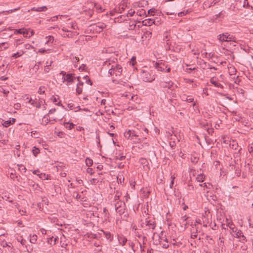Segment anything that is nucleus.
<instances>
[{
    "label": "nucleus",
    "instance_id": "f257e3e1",
    "mask_svg": "<svg viewBox=\"0 0 253 253\" xmlns=\"http://www.w3.org/2000/svg\"><path fill=\"white\" fill-rule=\"evenodd\" d=\"M153 241L154 245L161 246L163 249H166L169 247L168 239L163 231L161 232L160 234L153 233Z\"/></svg>",
    "mask_w": 253,
    "mask_h": 253
},
{
    "label": "nucleus",
    "instance_id": "f03ea898",
    "mask_svg": "<svg viewBox=\"0 0 253 253\" xmlns=\"http://www.w3.org/2000/svg\"><path fill=\"white\" fill-rule=\"evenodd\" d=\"M123 69L122 66L117 63H114L109 69L108 73L111 76L115 75L116 76H121L122 73Z\"/></svg>",
    "mask_w": 253,
    "mask_h": 253
},
{
    "label": "nucleus",
    "instance_id": "7ed1b4c3",
    "mask_svg": "<svg viewBox=\"0 0 253 253\" xmlns=\"http://www.w3.org/2000/svg\"><path fill=\"white\" fill-rule=\"evenodd\" d=\"M217 40L221 42H236L235 37L229 34L228 33H224L217 36Z\"/></svg>",
    "mask_w": 253,
    "mask_h": 253
},
{
    "label": "nucleus",
    "instance_id": "20e7f679",
    "mask_svg": "<svg viewBox=\"0 0 253 253\" xmlns=\"http://www.w3.org/2000/svg\"><path fill=\"white\" fill-rule=\"evenodd\" d=\"M141 227L146 230V229H151V233L156 227V223L154 219H151L149 217L146 218L144 222L141 224Z\"/></svg>",
    "mask_w": 253,
    "mask_h": 253
},
{
    "label": "nucleus",
    "instance_id": "39448f33",
    "mask_svg": "<svg viewBox=\"0 0 253 253\" xmlns=\"http://www.w3.org/2000/svg\"><path fill=\"white\" fill-rule=\"evenodd\" d=\"M140 135V133H139L138 130L135 129L132 130L129 129L128 131L124 133V136L127 139H129L130 137L131 138V139H132L133 137H135L137 140V138H139Z\"/></svg>",
    "mask_w": 253,
    "mask_h": 253
},
{
    "label": "nucleus",
    "instance_id": "423d86ee",
    "mask_svg": "<svg viewBox=\"0 0 253 253\" xmlns=\"http://www.w3.org/2000/svg\"><path fill=\"white\" fill-rule=\"evenodd\" d=\"M140 76L145 82H151L155 80L154 76H152L149 72L144 70L141 72Z\"/></svg>",
    "mask_w": 253,
    "mask_h": 253
},
{
    "label": "nucleus",
    "instance_id": "0eeeda50",
    "mask_svg": "<svg viewBox=\"0 0 253 253\" xmlns=\"http://www.w3.org/2000/svg\"><path fill=\"white\" fill-rule=\"evenodd\" d=\"M141 129L144 132H140L139 133H140V135L139 136L142 137V138H137V140L135 141L137 143H141L143 142L144 140L147 139V136L148 134L149 131L147 128L142 127Z\"/></svg>",
    "mask_w": 253,
    "mask_h": 253
},
{
    "label": "nucleus",
    "instance_id": "6e6552de",
    "mask_svg": "<svg viewBox=\"0 0 253 253\" xmlns=\"http://www.w3.org/2000/svg\"><path fill=\"white\" fill-rule=\"evenodd\" d=\"M125 204L123 202H117L115 204V209L116 212L122 215L125 212Z\"/></svg>",
    "mask_w": 253,
    "mask_h": 253
},
{
    "label": "nucleus",
    "instance_id": "1a4fd4ad",
    "mask_svg": "<svg viewBox=\"0 0 253 253\" xmlns=\"http://www.w3.org/2000/svg\"><path fill=\"white\" fill-rule=\"evenodd\" d=\"M91 26L95 32L100 33L104 28H105L106 25L103 23H99L98 24H94Z\"/></svg>",
    "mask_w": 253,
    "mask_h": 253
},
{
    "label": "nucleus",
    "instance_id": "9d476101",
    "mask_svg": "<svg viewBox=\"0 0 253 253\" xmlns=\"http://www.w3.org/2000/svg\"><path fill=\"white\" fill-rule=\"evenodd\" d=\"M160 86L163 88H168L171 90L174 89L173 88V83L169 81L168 82L161 81L159 84Z\"/></svg>",
    "mask_w": 253,
    "mask_h": 253
},
{
    "label": "nucleus",
    "instance_id": "9b49d317",
    "mask_svg": "<svg viewBox=\"0 0 253 253\" xmlns=\"http://www.w3.org/2000/svg\"><path fill=\"white\" fill-rule=\"evenodd\" d=\"M76 79L74 74H67L65 78H62L63 82L66 81L68 83L67 84L73 83L74 80Z\"/></svg>",
    "mask_w": 253,
    "mask_h": 253
},
{
    "label": "nucleus",
    "instance_id": "f8f14e48",
    "mask_svg": "<svg viewBox=\"0 0 253 253\" xmlns=\"http://www.w3.org/2000/svg\"><path fill=\"white\" fill-rule=\"evenodd\" d=\"M153 66L159 71H163L165 69L167 68V66L165 65L163 62L158 63V62H153Z\"/></svg>",
    "mask_w": 253,
    "mask_h": 253
},
{
    "label": "nucleus",
    "instance_id": "ddd939ff",
    "mask_svg": "<svg viewBox=\"0 0 253 253\" xmlns=\"http://www.w3.org/2000/svg\"><path fill=\"white\" fill-rule=\"evenodd\" d=\"M28 103H30L33 106L36 107L37 108L40 109L41 108V103L37 98L33 100L31 98H30Z\"/></svg>",
    "mask_w": 253,
    "mask_h": 253
},
{
    "label": "nucleus",
    "instance_id": "4468645a",
    "mask_svg": "<svg viewBox=\"0 0 253 253\" xmlns=\"http://www.w3.org/2000/svg\"><path fill=\"white\" fill-rule=\"evenodd\" d=\"M153 24H156V21L155 19L152 18L146 19L142 21L143 25L150 26Z\"/></svg>",
    "mask_w": 253,
    "mask_h": 253
},
{
    "label": "nucleus",
    "instance_id": "2eb2a0df",
    "mask_svg": "<svg viewBox=\"0 0 253 253\" xmlns=\"http://www.w3.org/2000/svg\"><path fill=\"white\" fill-rule=\"evenodd\" d=\"M34 34L33 30H31L30 29H27L23 28V35L25 38H30Z\"/></svg>",
    "mask_w": 253,
    "mask_h": 253
},
{
    "label": "nucleus",
    "instance_id": "dca6fc26",
    "mask_svg": "<svg viewBox=\"0 0 253 253\" xmlns=\"http://www.w3.org/2000/svg\"><path fill=\"white\" fill-rule=\"evenodd\" d=\"M210 82L211 84H213L215 86L217 87H220L221 88H223V86L222 84H220L215 78H212L210 80Z\"/></svg>",
    "mask_w": 253,
    "mask_h": 253
},
{
    "label": "nucleus",
    "instance_id": "f3484780",
    "mask_svg": "<svg viewBox=\"0 0 253 253\" xmlns=\"http://www.w3.org/2000/svg\"><path fill=\"white\" fill-rule=\"evenodd\" d=\"M84 85V83L82 82H80L77 84V88H76V92L78 94H80L83 92V86Z\"/></svg>",
    "mask_w": 253,
    "mask_h": 253
},
{
    "label": "nucleus",
    "instance_id": "a211bd4d",
    "mask_svg": "<svg viewBox=\"0 0 253 253\" xmlns=\"http://www.w3.org/2000/svg\"><path fill=\"white\" fill-rule=\"evenodd\" d=\"M118 238L119 243L122 246L125 245L127 241V239L123 235H118Z\"/></svg>",
    "mask_w": 253,
    "mask_h": 253
},
{
    "label": "nucleus",
    "instance_id": "6ab92c4d",
    "mask_svg": "<svg viewBox=\"0 0 253 253\" xmlns=\"http://www.w3.org/2000/svg\"><path fill=\"white\" fill-rule=\"evenodd\" d=\"M15 121H16L15 119L12 118L11 120H8V121H4L3 123H2V125L4 127H8L10 125L14 124Z\"/></svg>",
    "mask_w": 253,
    "mask_h": 253
},
{
    "label": "nucleus",
    "instance_id": "aec40b11",
    "mask_svg": "<svg viewBox=\"0 0 253 253\" xmlns=\"http://www.w3.org/2000/svg\"><path fill=\"white\" fill-rule=\"evenodd\" d=\"M211 216V215L210 214V211L209 210L206 211L204 212V213L202 214V221H205V219L209 220V217Z\"/></svg>",
    "mask_w": 253,
    "mask_h": 253
},
{
    "label": "nucleus",
    "instance_id": "412c9836",
    "mask_svg": "<svg viewBox=\"0 0 253 253\" xmlns=\"http://www.w3.org/2000/svg\"><path fill=\"white\" fill-rule=\"evenodd\" d=\"M101 231L103 233L104 235L105 236V237L107 240H109L111 242L113 241V235L112 234H111L109 232H105L103 230H101Z\"/></svg>",
    "mask_w": 253,
    "mask_h": 253
},
{
    "label": "nucleus",
    "instance_id": "4be33fe9",
    "mask_svg": "<svg viewBox=\"0 0 253 253\" xmlns=\"http://www.w3.org/2000/svg\"><path fill=\"white\" fill-rule=\"evenodd\" d=\"M47 9V7L45 6H39L37 7H33L32 10L37 12L45 11Z\"/></svg>",
    "mask_w": 253,
    "mask_h": 253
},
{
    "label": "nucleus",
    "instance_id": "5701e85b",
    "mask_svg": "<svg viewBox=\"0 0 253 253\" xmlns=\"http://www.w3.org/2000/svg\"><path fill=\"white\" fill-rule=\"evenodd\" d=\"M139 162L143 166L144 168H145V167H148V166L149 163L147 160L145 158H141L139 159Z\"/></svg>",
    "mask_w": 253,
    "mask_h": 253
},
{
    "label": "nucleus",
    "instance_id": "b1692460",
    "mask_svg": "<svg viewBox=\"0 0 253 253\" xmlns=\"http://www.w3.org/2000/svg\"><path fill=\"white\" fill-rule=\"evenodd\" d=\"M206 178L205 175L204 174H198L196 177V180L198 182H203Z\"/></svg>",
    "mask_w": 253,
    "mask_h": 253
},
{
    "label": "nucleus",
    "instance_id": "393cba45",
    "mask_svg": "<svg viewBox=\"0 0 253 253\" xmlns=\"http://www.w3.org/2000/svg\"><path fill=\"white\" fill-rule=\"evenodd\" d=\"M204 127L207 130V132L209 134H212L213 131L214 129L212 128H209L208 127V125L204 124L203 125Z\"/></svg>",
    "mask_w": 253,
    "mask_h": 253
},
{
    "label": "nucleus",
    "instance_id": "a878e982",
    "mask_svg": "<svg viewBox=\"0 0 253 253\" xmlns=\"http://www.w3.org/2000/svg\"><path fill=\"white\" fill-rule=\"evenodd\" d=\"M195 226H196L195 225ZM198 228L197 227H196V231H193L191 233V238L192 239H194L195 238H196L197 237V233L198 232Z\"/></svg>",
    "mask_w": 253,
    "mask_h": 253
},
{
    "label": "nucleus",
    "instance_id": "bb28decb",
    "mask_svg": "<svg viewBox=\"0 0 253 253\" xmlns=\"http://www.w3.org/2000/svg\"><path fill=\"white\" fill-rule=\"evenodd\" d=\"M199 161V157H197L194 155H191V162L194 164H196L198 163Z\"/></svg>",
    "mask_w": 253,
    "mask_h": 253
},
{
    "label": "nucleus",
    "instance_id": "cd10ccee",
    "mask_svg": "<svg viewBox=\"0 0 253 253\" xmlns=\"http://www.w3.org/2000/svg\"><path fill=\"white\" fill-rule=\"evenodd\" d=\"M41 64V62H39L37 64H36L35 66L32 68V70L34 71L35 73L38 72V71L40 69V65Z\"/></svg>",
    "mask_w": 253,
    "mask_h": 253
},
{
    "label": "nucleus",
    "instance_id": "c85d7f7f",
    "mask_svg": "<svg viewBox=\"0 0 253 253\" xmlns=\"http://www.w3.org/2000/svg\"><path fill=\"white\" fill-rule=\"evenodd\" d=\"M30 237L31 238L30 239V242L32 244H35L37 240V236L36 235H33L32 236H30Z\"/></svg>",
    "mask_w": 253,
    "mask_h": 253
},
{
    "label": "nucleus",
    "instance_id": "c756f323",
    "mask_svg": "<svg viewBox=\"0 0 253 253\" xmlns=\"http://www.w3.org/2000/svg\"><path fill=\"white\" fill-rule=\"evenodd\" d=\"M163 175L161 176H158L157 178L156 179L157 183L158 184H163Z\"/></svg>",
    "mask_w": 253,
    "mask_h": 253
},
{
    "label": "nucleus",
    "instance_id": "7c9ffc66",
    "mask_svg": "<svg viewBox=\"0 0 253 253\" xmlns=\"http://www.w3.org/2000/svg\"><path fill=\"white\" fill-rule=\"evenodd\" d=\"M85 163L86 166L89 167L93 164V161L89 158H86L85 160Z\"/></svg>",
    "mask_w": 253,
    "mask_h": 253
},
{
    "label": "nucleus",
    "instance_id": "2f4dec72",
    "mask_svg": "<svg viewBox=\"0 0 253 253\" xmlns=\"http://www.w3.org/2000/svg\"><path fill=\"white\" fill-rule=\"evenodd\" d=\"M103 212L104 213V219L107 220L109 218V213L106 208L103 209Z\"/></svg>",
    "mask_w": 253,
    "mask_h": 253
},
{
    "label": "nucleus",
    "instance_id": "473e14b6",
    "mask_svg": "<svg viewBox=\"0 0 253 253\" xmlns=\"http://www.w3.org/2000/svg\"><path fill=\"white\" fill-rule=\"evenodd\" d=\"M23 43L22 40L21 39H17L15 40L14 42V45L15 46L17 47L19 45L22 44Z\"/></svg>",
    "mask_w": 253,
    "mask_h": 253
},
{
    "label": "nucleus",
    "instance_id": "72a5a7b5",
    "mask_svg": "<svg viewBox=\"0 0 253 253\" xmlns=\"http://www.w3.org/2000/svg\"><path fill=\"white\" fill-rule=\"evenodd\" d=\"M189 12L190 11L188 10H184V11H181L180 12H178L177 15L179 17H182V16H184V15L189 13Z\"/></svg>",
    "mask_w": 253,
    "mask_h": 253
},
{
    "label": "nucleus",
    "instance_id": "f704fd0d",
    "mask_svg": "<svg viewBox=\"0 0 253 253\" xmlns=\"http://www.w3.org/2000/svg\"><path fill=\"white\" fill-rule=\"evenodd\" d=\"M200 186H202V187H204V188H208V189H210L211 188V187H212V185L210 183H203V184H200Z\"/></svg>",
    "mask_w": 253,
    "mask_h": 253
},
{
    "label": "nucleus",
    "instance_id": "c9c22d12",
    "mask_svg": "<svg viewBox=\"0 0 253 253\" xmlns=\"http://www.w3.org/2000/svg\"><path fill=\"white\" fill-rule=\"evenodd\" d=\"M125 158H126V156H125L121 155L120 154H119L118 155H116L115 157V159L116 160H120V161L124 160L125 159Z\"/></svg>",
    "mask_w": 253,
    "mask_h": 253
},
{
    "label": "nucleus",
    "instance_id": "e433bc0d",
    "mask_svg": "<svg viewBox=\"0 0 253 253\" xmlns=\"http://www.w3.org/2000/svg\"><path fill=\"white\" fill-rule=\"evenodd\" d=\"M64 125H65V126L66 128H68L69 129H71L74 126V125L73 123H66L64 124Z\"/></svg>",
    "mask_w": 253,
    "mask_h": 253
},
{
    "label": "nucleus",
    "instance_id": "4c0bfd02",
    "mask_svg": "<svg viewBox=\"0 0 253 253\" xmlns=\"http://www.w3.org/2000/svg\"><path fill=\"white\" fill-rule=\"evenodd\" d=\"M235 233V237L237 238H241V237L243 235L242 231L241 230L237 229V231Z\"/></svg>",
    "mask_w": 253,
    "mask_h": 253
},
{
    "label": "nucleus",
    "instance_id": "58836bf2",
    "mask_svg": "<svg viewBox=\"0 0 253 253\" xmlns=\"http://www.w3.org/2000/svg\"><path fill=\"white\" fill-rule=\"evenodd\" d=\"M229 71L231 75H233L235 74L237 71L234 67H230L229 68Z\"/></svg>",
    "mask_w": 253,
    "mask_h": 253
},
{
    "label": "nucleus",
    "instance_id": "ea45409f",
    "mask_svg": "<svg viewBox=\"0 0 253 253\" xmlns=\"http://www.w3.org/2000/svg\"><path fill=\"white\" fill-rule=\"evenodd\" d=\"M33 148H34L33 149V155L35 156H36L40 153V150L39 148H37L36 147H34Z\"/></svg>",
    "mask_w": 253,
    "mask_h": 253
},
{
    "label": "nucleus",
    "instance_id": "a19ab883",
    "mask_svg": "<svg viewBox=\"0 0 253 253\" xmlns=\"http://www.w3.org/2000/svg\"><path fill=\"white\" fill-rule=\"evenodd\" d=\"M73 62L74 63V66L77 67V63L79 61V58L78 57H73L72 59Z\"/></svg>",
    "mask_w": 253,
    "mask_h": 253
},
{
    "label": "nucleus",
    "instance_id": "79ce46f5",
    "mask_svg": "<svg viewBox=\"0 0 253 253\" xmlns=\"http://www.w3.org/2000/svg\"><path fill=\"white\" fill-rule=\"evenodd\" d=\"M23 28L16 29L14 30V34H23Z\"/></svg>",
    "mask_w": 253,
    "mask_h": 253
},
{
    "label": "nucleus",
    "instance_id": "37998d69",
    "mask_svg": "<svg viewBox=\"0 0 253 253\" xmlns=\"http://www.w3.org/2000/svg\"><path fill=\"white\" fill-rule=\"evenodd\" d=\"M44 88H45L44 86H40L39 88V90L38 92V93L40 94L44 93V92H45Z\"/></svg>",
    "mask_w": 253,
    "mask_h": 253
},
{
    "label": "nucleus",
    "instance_id": "c03bdc74",
    "mask_svg": "<svg viewBox=\"0 0 253 253\" xmlns=\"http://www.w3.org/2000/svg\"><path fill=\"white\" fill-rule=\"evenodd\" d=\"M66 16H63V15H58V16H53L52 17H51L50 20H49V21L51 20V21H56L57 19H58V17H60V18H61V17H66Z\"/></svg>",
    "mask_w": 253,
    "mask_h": 253
},
{
    "label": "nucleus",
    "instance_id": "a18cd8bd",
    "mask_svg": "<svg viewBox=\"0 0 253 253\" xmlns=\"http://www.w3.org/2000/svg\"><path fill=\"white\" fill-rule=\"evenodd\" d=\"M134 13H135L134 10L132 9H130V10H128V13L126 15V16L127 17L132 16L133 15V14H134Z\"/></svg>",
    "mask_w": 253,
    "mask_h": 253
},
{
    "label": "nucleus",
    "instance_id": "49530a36",
    "mask_svg": "<svg viewBox=\"0 0 253 253\" xmlns=\"http://www.w3.org/2000/svg\"><path fill=\"white\" fill-rule=\"evenodd\" d=\"M184 100L189 102H194V98L190 96H187Z\"/></svg>",
    "mask_w": 253,
    "mask_h": 253
},
{
    "label": "nucleus",
    "instance_id": "de8ad7c7",
    "mask_svg": "<svg viewBox=\"0 0 253 253\" xmlns=\"http://www.w3.org/2000/svg\"><path fill=\"white\" fill-rule=\"evenodd\" d=\"M137 14L141 16L145 14V10L143 9H141L137 12Z\"/></svg>",
    "mask_w": 253,
    "mask_h": 253
},
{
    "label": "nucleus",
    "instance_id": "09e8293b",
    "mask_svg": "<svg viewBox=\"0 0 253 253\" xmlns=\"http://www.w3.org/2000/svg\"><path fill=\"white\" fill-rule=\"evenodd\" d=\"M38 133L36 130L31 131V136L32 137H34L35 138H38L39 136H38Z\"/></svg>",
    "mask_w": 253,
    "mask_h": 253
},
{
    "label": "nucleus",
    "instance_id": "8fccbe9b",
    "mask_svg": "<svg viewBox=\"0 0 253 253\" xmlns=\"http://www.w3.org/2000/svg\"><path fill=\"white\" fill-rule=\"evenodd\" d=\"M232 143H233V144H230V147H231L232 149H233L235 150L236 149L237 147H238V144L234 141L232 142Z\"/></svg>",
    "mask_w": 253,
    "mask_h": 253
},
{
    "label": "nucleus",
    "instance_id": "3c124183",
    "mask_svg": "<svg viewBox=\"0 0 253 253\" xmlns=\"http://www.w3.org/2000/svg\"><path fill=\"white\" fill-rule=\"evenodd\" d=\"M23 52L22 53H20L19 52H17L16 53H14L12 55V57L14 58H17L18 57H20L23 54Z\"/></svg>",
    "mask_w": 253,
    "mask_h": 253
},
{
    "label": "nucleus",
    "instance_id": "603ef678",
    "mask_svg": "<svg viewBox=\"0 0 253 253\" xmlns=\"http://www.w3.org/2000/svg\"><path fill=\"white\" fill-rule=\"evenodd\" d=\"M73 197L77 199H79L81 198V195L77 192H73Z\"/></svg>",
    "mask_w": 253,
    "mask_h": 253
},
{
    "label": "nucleus",
    "instance_id": "864d4df0",
    "mask_svg": "<svg viewBox=\"0 0 253 253\" xmlns=\"http://www.w3.org/2000/svg\"><path fill=\"white\" fill-rule=\"evenodd\" d=\"M18 166L19 167V169H21L24 172L26 171V168L23 165H18Z\"/></svg>",
    "mask_w": 253,
    "mask_h": 253
},
{
    "label": "nucleus",
    "instance_id": "5fc2aeb1",
    "mask_svg": "<svg viewBox=\"0 0 253 253\" xmlns=\"http://www.w3.org/2000/svg\"><path fill=\"white\" fill-rule=\"evenodd\" d=\"M243 7L248 8L250 6L249 4L248 0H244V3L243 4Z\"/></svg>",
    "mask_w": 253,
    "mask_h": 253
},
{
    "label": "nucleus",
    "instance_id": "6e6d98bb",
    "mask_svg": "<svg viewBox=\"0 0 253 253\" xmlns=\"http://www.w3.org/2000/svg\"><path fill=\"white\" fill-rule=\"evenodd\" d=\"M46 39H48L47 41H46V43L48 42H52L54 40V38L52 36H49L46 37Z\"/></svg>",
    "mask_w": 253,
    "mask_h": 253
},
{
    "label": "nucleus",
    "instance_id": "4d7b16f0",
    "mask_svg": "<svg viewBox=\"0 0 253 253\" xmlns=\"http://www.w3.org/2000/svg\"><path fill=\"white\" fill-rule=\"evenodd\" d=\"M50 66H51L50 65H46L44 67V72L45 73H48L49 71V70H50Z\"/></svg>",
    "mask_w": 253,
    "mask_h": 253
},
{
    "label": "nucleus",
    "instance_id": "13d9d810",
    "mask_svg": "<svg viewBox=\"0 0 253 253\" xmlns=\"http://www.w3.org/2000/svg\"><path fill=\"white\" fill-rule=\"evenodd\" d=\"M235 173L237 174V176H239L241 173V170L239 168H236L235 169Z\"/></svg>",
    "mask_w": 253,
    "mask_h": 253
},
{
    "label": "nucleus",
    "instance_id": "bf43d9fd",
    "mask_svg": "<svg viewBox=\"0 0 253 253\" xmlns=\"http://www.w3.org/2000/svg\"><path fill=\"white\" fill-rule=\"evenodd\" d=\"M230 229L231 230L232 232H236L237 231V228H236L234 225L231 226L229 227Z\"/></svg>",
    "mask_w": 253,
    "mask_h": 253
},
{
    "label": "nucleus",
    "instance_id": "052dcab7",
    "mask_svg": "<svg viewBox=\"0 0 253 253\" xmlns=\"http://www.w3.org/2000/svg\"><path fill=\"white\" fill-rule=\"evenodd\" d=\"M87 78L88 79L86 80V83L87 84H89V85H91L92 84V81L88 78V77L87 76L84 77V78H85V79H86Z\"/></svg>",
    "mask_w": 253,
    "mask_h": 253
},
{
    "label": "nucleus",
    "instance_id": "680f3d73",
    "mask_svg": "<svg viewBox=\"0 0 253 253\" xmlns=\"http://www.w3.org/2000/svg\"><path fill=\"white\" fill-rule=\"evenodd\" d=\"M195 69H196V68H186V69H185V71H186V72H187V73H191V72H192L193 70H195Z\"/></svg>",
    "mask_w": 253,
    "mask_h": 253
},
{
    "label": "nucleus",
    "instance_id": "e2e57ef3",
    "mask_svg": "<svg viewBox=\"0 0 253 253\" xmlns=\"http://www.w3.org/2000/svg\"><path fill=\"white\" fill-rule=\"evenodd\" d=\"M14 107L17 110L19 109L21 107V104L19 103H15L14 104Z\"/></svg>",
    "mask_w": 253,
    "mask_h": 253
},
{
    "label": "nucleus",
    "instance_id": "0e129e2a",
    "mask_svg": "<svg viewBox=\"0 0 253 253\" xmlns=\"http://www.w3.org/2000/svg\"><path fill=\"white\" fill-rule=\"evenodd\" d=\"M203 222V226L206 227H207V224L209 223L210 222V220H207V219H205V221H202Z\"/></svg>",
    "mask_w": 253,
    "mask_h": 253
},
{
    "label": "nucleus",
    "instance_id": "69168bd1",
    "mask_svg": "<svg viewBox=\"0 0 253 253\" xmlns=\"http://www.w3.org/2000/svg\"><path fill=\"white\" fill-rule=\"evenodd\" d=\"M67 106H68V108L70 110H72L74 108V105L72 103H70L68 104Z\"/></svg>",
    "mask_w": 253,
    "mask_h": 253
},
{
    "label": "nucleus",
    "instance_id": "338daca9",
    "mask_svg": "<svg viewBox=\"0 0 253 253\" xmlns=\"http://www.w3.org/2000/svg\"><path fill=\"white\" fill-rule=\"evenodd\" d=\"M125 7H126V4H122V5H121L120 6V10L121 11L120 13H121L122 12V11H123L125 9Z\"/></svg>",
    "mask_w": 253,
    "mask_h": 253
},
{
    "label": "nucleus",
    "instance_id": "774afa93",
    "mask_svg": "<svg viewBox=\"0 0 253 253\" xmlns=\"http://www.w3.org/2000/svg\"><path fill=\"white\" fill-rule=\"evenodd\" d=\"M22 98L24 100H27L28 101L30 99V98L29 97L28 95L27 94H25L22 96Z\"/></svg>",
    "mask_w": 253,
    "mask_h": 253
}]
</instances>
